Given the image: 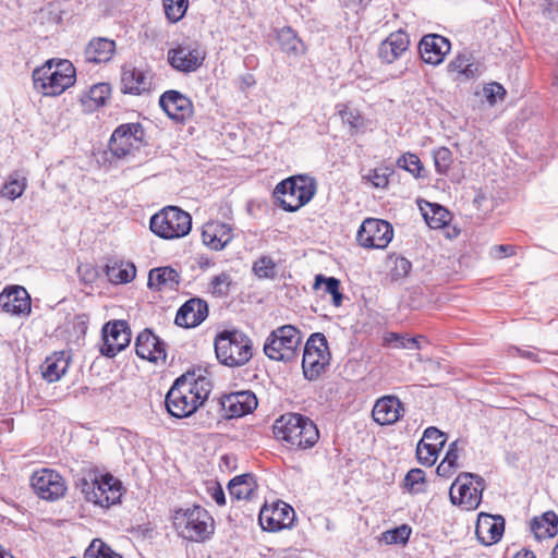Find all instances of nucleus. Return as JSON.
Instances as JSON below:
<instances>
[{
    "instance_id": "obj_51",
    "label": "nucleus",
    "mask_w": 558,
    "mask_h": 558,
    "mask_svg": "<svg viewBox=\"0 0 558 558\" xmlns=\"http://www.w3.org/2000/svg\"><path fill=\"white\" fill-rule=\"evenodd\" d=\"M425 472L421 469L410 470L404 477V485L410 492H418L416 485L424 483Z\"/></svg>"
},
{
    "instance_id": "obj_61",
    "label": "nucleus",
    "mask_w": 558,
    "mask_h": 558,
    "mask_svg": "<svg viewBox=\"0 0 558 558\" xmlns=\"http://www.w3.org/2000/svg\"><path fill=\"white\" fill-rule=\"evenodd\" d=\"M548 2V10H549V13H558V3L556 2H553V1H549V0H546Z\"/></svg>"
},
{
    "instance_id": "obj_31",
    "label": "nucleus",
    "mask_w": 558,
    "mask_h": 558,
    "mask_svg": "<svg viewBox=\"0 0 558 558\" xmlns=\"http://www.w3.org/2000/svg\"><path fill=\"white\" fill-rule=\"evenodd\" d=\"M70 357L65 352H54L41 365L43 377L49 381H58L68 371Z\"/></svg>"
},
{
    "instance_id": "obj_36",
    "label": "nucleus",
    "mask_w": 558,
    "mask_h": 558,
    "mask_svg": "<svg viewBox=\"0 0 558 558\" xmlns=\"http://www.w3.org/2000/svg\"><path fill=\"white\" fill-rule=\"evenodd\" d=\"M445 446V440L441 442H427L421 439L416 446V458L418 462L426 466H432L438 457L439 451Z\"/></svg>"
},
{
    "instance_id": "obj_33",
    "label": "nucleus",
    "mask_w": 558,
    "mask_h": 558,
    "mask_svg": "<svg viewBox=\"0 0 558 558\" xmlns=\"http://www.w3.org/2000/svg\"><path fill=\"white\" fill-rule=\"evenodd\" d=\"M256 483L252 474H242L233 477L228 484L231 498L248 500L255 493Z\"/></svg>"
},
{
    "instance_id": "obj_48",
    "label": "nucleus",
    "mask_w": 558,
    "mask_h": 558,
    "mask_svg": "<svg viewBox=\"0 0 558 558\" xmlns=\"http://www.w3.org/2000/svg\"><path fill=\"white\" fill-rule=\"evenodd\" d=\"M253 270L258 278H274L276 264L270 257L263 256L254 263Z\"/></svg>"
},
{
    "instance_id": "obj_1",
    "label": "nucleus",
    "mask_w": 558,
    "mask_h": 558,
    "mask_svg": "<svg viewBox=\"0 0 558 558\" xmlns=\"http://www.w3.org/2000/svg\"><path fill=\"white\" fill-rule=\"evenodd\" d=\"M211 391V383L195 372L178 377L166 395L168 413L177 418L189 417L204 404Z\"/></svg>"
},
{
    "instance_id": "obj_34",
    "label": "nucleus",
    "mask_w": 558,
    "mask_h": 558,
    "mask_svg": "<svg viewBox=\"0 0 558 558\" xmlns=\"http://www.w3.org/2000/svg\"><path fill=\"white\" fill-rule=\"evenodd\" d=\"M421 211L425 222L432 229H441L451 220V214L438 204L426 202L424 207L421 206Z\"/></svg>"
},
{
    "instance_id": "obj_30",
    "label": "nucleus",
    "mask_w": 558,
    "mask_h": 558,
    "mask_svg": "<svg viewBox=\"0 0 558 558\" xmlns=\"http://www.w3.org/2000/svg\"><path fill=\"white\" fill-rule=\"evenodd\" d=\"M180 283L179 272L169 267H158L149 271L148 287L158 291L175 290Z\"/></svg>"
},
{
    "instance_id": "obj_50",
    "label": "nucleus",
    "mask_w": 558,
    "mask_h": 558,
    "mask_svg": "<svg viewBox=\"0 0 558 558\" xmlns=\"http://www.w3.org/2000/svg\"><path fill=\"white\" fill-rule=\"evenodd\" d=\"M110 87L106 83H100L92 86L88 90V98L95 102V105H104L106 99L109 97Z\"/></svg>"
},
{
    "instance_id": "obj_41",
    "label": "nucleus",
    "mask_w": 558,
    "mask_h": 558,
    "mask_svg": "<svg viewBox=\"0 0 558 558\" xmlns=\"http://www.w3.org/2000/svg\"><path fill=\"white\" fill-rule=\"evenodd\" d=\"M397 166L409 171L415 178L425 177L424 166L415 154L407 153L402 155L401 157L398 158Z\"/></svg>"
},
{
    "instance_id": "obj_37",
    "label": "nucleus",
    "mask_w": 558,
    "mask_h": 558,
    "mask_svg": "<svg viewBox=\"0 0 558 558\" xmlns=\"http://www.w3.org/2000/svg\"><path fill=\"white\" fill-rule=\"evenodd\" d=\"M449 71L458 72L466 78H472L477 73V65L472 61L469 52L458 54L448 65Z\"/></svg>"
},
{
    "instance_id": "obj_8",
    "label": "nucleus",
    "mask_w": 558,
    "mask_h": 558,
    "mask_svg": "<svg viewBox=\"0 0 558 558\" xmlns=\"http://www.w3.org/2000/svg\"><path fill=\"white\" fill-rule=\"evenodd\" d=\"M151 232L166 240L180 239L187 235L192 229V218L189 213L175 206H168L150 218Z\"/></svg>"
},
{
    "instance_id": "obj_35",
    "label": "nucleus",
    "mask_w": 558,
    "mask_h": 558,
    "mask_svg": "<svg viewBox=\"0 0 558 558\" xmlns=\"http://www.w3.org/2000/svg\"><path fill=\"white\" fill-rule=\"evenodd\" d=\"M277 39L281 50L288 54L300 56L305 52L304 44L290 27L281 28Z\"/></svg>"
},
{
    "instance_id": "obj_10",
    "label": "nucleus",
    "mask_w": 558,
    "mask_h": 558,
    "mask_svg": "<svg viewBox=\"0 0 558 558\" xmlns=\"http://www.w3.org/2000/svg\"><path fill=\"white\" fill-rule=\"evenodd\" d=\"M484 478L475 473H460L450 487V500L465 510H475L482 500Z\"/></svg>"
},
{
    "instance_id": "obj_56",
    "label": "nucleus",
    "mask_w": 558,
    "mask_h": 558,
    "mask_svg": "<svg viewBox=\"0 0 558 558\" xmlns=\"http://www.w3.org/2000/svg\"><path fill=\"white\" fill-rule=\"evenodd\" d=\"M210 497L216 501L217 505H226V496L222 487L219 484L213 485L208 488Z\"/></svg>"
},
{
    "instance_id": "obj_13",
    "label": "nucleus",
    "mask_w": 558,
    "mask_h": 558,
    "mask_svg": "<svg viewBox=\"0 0 558 558\" xmlns=\"http://www.w3.org/2000/svg\"><path fill=\"white\" fill-rule=\"evenodd\" d=\"M102 345L100 352L104 356L114 357L124 350L131 342V329L125 320L108 322L104 325Z\"/></svg>"
},
{
    "instance_id": "obj_16",
    "label": "nucleus",
    "mask_w": 558,
    "mask_h": 558,
    "mask_svg": "<svg viewBox=\"0 0 558 558\" xmlns=\"http://www.w3.org/2000/svg\"><path fill=\"white\" fill-rule=\"evenodd\" d=\"M294 517L295 512L290 505L278 501L272 507L265 506L262 508L259 523L265 531L276 532L291 527Z\"/></svg>"
},
{
    "instance_id": "obj_24",
    "label": "nucleus",
    "mask_w": 558,
    "mask_h": 558,
    "mask_svg": "<svg viewBox=\"0 0 558 558\" xmlns=\"http://www.w3.org/2000/svg\"><path fill=\"white\" fill-rule=\"evenodd\" d=\"M207 316V303L204 300L193 298L179 308L174 322L178 326L192 328L203 323Z\"/></svg>"
},
{
    "instance_id": "obj_47",
    "label": "nucleus",
    "mask_w": 558,
    "mask_h": 558,
    "mask_svg": "<svg viewBox=\"0 0 558 558\" xmlns=\"http://www.w3.org/2000/svg\"><path fill=\"white\" fill-rule=\"evenodd\" d=\"M390 262L392 264L390 268V276L395 281L405 278L412 268L411 262L402 256L391 257Z\"/></svg>"
},
{
    "instance_id": "obj_19",
    "label": "nucleus",
    "mask_w": 558,
    "mask_h": 558,
    "mask_svg": "<svg viewBox=\"0 0 558 558\" xmlns=\"http://www.w3.org/2000/svg\"><path fill=\"white\" fill-rule=\"evenodd\" d=\"M159 105L167 116L175 122L183 123L193 116V104L178 90H167L159 98Z\"/></svg>"
},
{
    "instance_id": "obj_45",
    "label": "nucleus",
    "mask_w": 558,
    "mask_h": 558,
    "mask_svg": "<svg viewBox=\"0 0 558 558\" xmlns=\"http://www.w3.org/2000/svg\"><path fill=\"white\" fill-rule=\"evenodd\" d=\"M338 108L341 121L348 124L352 132H356L363 126V118L357 110L351 109L347 105H339Z\"/></svg>"
},
{
    "instance_id": "obj_57",
    "label": "nucleus",
    "mask_w": 558,
    "mask_h": 558,
    "mask_svg": "<svg viewBox=\"0 0 558 558\" xmlns=\"http://www.w3.org/2000/svg\"><path fill=\"white\" fill-rule=\"evenodd\" d=\"M514 253V247L512 245H496L492 250V254L496 258H502L506 256H511Z\"/></svg>"
},
{
    "instance_id": "obj_14",
    "label": "nucleus",
    "mask_w": 558,
    "mask_h": 558,
    "mask_svg": "<svg viewBox=\"0 0 558 558\" xmlns=\"http://www.w3.org/2000/svg\"><path fill=\"white\" fill-rule=\"evenodd\" d=\"M205 57L206 52L196 44L178 45L167 52L169 64L182 73L197 71L203 65Z\"/></svg>"
},
{
    "instance_id": "obj_53",
    "label": "nucleus",
    "mask_w": 558,
    "mask_h": 558,
    "mask_svg": "<svg viewBox=\"0 0 558 558\" xmlns=\"http://www.w3.org/2000/svg\"><path fill=\"white\" fill-rule=\"evenodd\" d=\"M486 98L490 104L496 102L497 99H502L506 95L505 88L499 83H492L485 88Z\"/></svg>"
},
{
    "instance_id": "obj_5",
    "label": "nucleus",
    "mask_w": 558,
    "mask_h": 558,
    "mask_svg": "<svg viewBox=\"0 0 558 558\" xmlns=\"http://www.w3.org/2000/svg\"><path fill=\"white\" fill-rule=\"evenodd\" d=\"M178 534L192 542H203L214 532V520L201 506L177 509L172 517Z\"/></svg>"
},
{
    "instance_id": "obj_62",
    "label": "nucleus",
    "mask_w": 558,
    "mask_h": 558,
    "mask_svg": "<svg viewBox=\"0 0 558 558\" xmlns=\"http://www.w3.org/2000/svg\"><path fill=\"white\" fill-rule=\"evenodd\" d=\"M345 7H354L362 2V0H341Z\"/></svg>"
},
{
    "instance_id": "obj_22",
    "label": "nucleus",
    "mask_w": 558,
    "mask_h": 558,
    "mask_svg": "<svg viewBox=\"0 0 558 558\" xmlns=\"http://www.w3.org/2000/svg\"><path fill=\"white\" fill-rule=\"evenodd\" d=\"M450 47V41L446 37L428 34L421 39L418 51L424 62L437 65L442 62Z\"/></svg>"
},
{
    "instance_id": "obj_2",
    "label": "nucleus",
    "mask_w": 558,
    "mask_h": 558,
    "mask_svg": "<svg viewBox=\"0 0 558 558\" xmlns=\"http://www.w3.org/2000/svg\"><path fill=\"white\" fill-rule=\"evenodd\" d=\"M76 71L72 62L65 59H50L33 72L34 87L44 96H59L74 85Z\"/></svg>"
},
{
    "instance_id": "obj_23",
    "label": "nucleus",
    "mask_w": 558,
    "mask_h": 558,
    "mask_svg": "<svg viewBox=\"0 0 558 558\" xmlns=\"http://www.w3.org/2000/svg\"><path fill=\"white\" fill-rule=\"evenodd\" d=\"M505 520L500 515L480 513L475 526V534L478 541L485 545L496 544L502 536Z\"/></svg>"
},
{
    "instance_id": "obj_7",
    "label": "nucleus",
    "mask_w": 558,
    "mask_h": 558,
    "mask_svg": "<svg viewBox=\"0 0 558 558\" xmlns=\"http://www.w3.org/2000/svg\"><path fill=\"white\" fill-rule=\"evenodd\" d=\"M301 343L300 330L292 325H284L270 332L263 350L270 360L290 363L296 360Z\"/></svg>"
},
{
    "instance_id": "obj_32",
    "label": "nucleus",
    "mask_w": 558,
    "mask_h": 558,
    "mask_svg": "<svg viewBox=\"0 0 558 558\" xmlns=\"http://www.w3.org/2000/svg\"><path fill=\"white\" fill-rule=\"evenodd\" d=\"M531 531L537 539L550 538L558 533V517L554 511H547L531 522Z\"/></svg>"
},
{
    "instance_id": "obj_40",
    "label": "nucleus",
    "mask_w": 558,
    "mask_h": 558,
    "mask_svg": "<svg viewBox=\"0 0 558 558\" xmlns=\"http://www.w3.org/2000/svg\"><path fill=\"white\" fill-rule=\"evenodd\" d=\"M420 339H424L423 336L413 337V338H405L402 335L390 332L388 333L384 341L386 345H389L395 349H416L420 350Z\"/></svg>"
},
{
    "instance_id": "obj_11",
    "label": "nucleus",
    "mask_w": 558,
    "mask_h": 558,
    "mask_svg": "<svg viewBox=\"0 0 558 558\" xmlns=\"http://www.w3.org/2000/svg\"><path fill=\"white\" fill-rule=\"evenodd\" d=\"M330 357L325 335L322 332L311 335L305 343L302 359V368L305 378L310 380L318 378L329 365Z\"/></svg>"
},
{
    "instance_id": "obj_64",
    "label": "nucleus",
    "mask_w": 558,
    "mask_h": 558,
    "mask_svg": "<svg viewBox=\"0 0 558 558\" xmlns=\"http://www.w3.org/2000/svg\"><path fill=\"white\" fill-rule=\"evenodd\" d=\"M0 558H14L11 554L4 551L3 547L0 545Z\"/></svg>"
},
{
    "instance_id": "obj_17",
    "label": "nucleus",
    "mask_w": 558,
    "mask_h": 558,
    "mask_svg": "<svg viewBox=\"0 0 558 558\" xmlns=\"http://www.w3.org/2000/svg\"><path fill=\"white\" fill-rule=\"evenodd\" d=\"M142 134V126L138 123H128L118 126L109 142L110 151L118 158L126 157L131 154Z\"/></svg>"
},
{
    "instance_id": "obj_52",
    "label": "nucleus",
    "mask_w": 558,
    "mask_h": 558,
    "mask_svg": "<svg viewBox=\"0 0 558 558\" xmlns=\"http://www.w3.org/2000/svg\"><path fill=\"white\" fill-rule=\"evenodd\" d=\"M374 187L385 189L388 185L387 169H374L368 175L364 177Z\"/></svg>"
},
{
    "instance_id": "obj_26",
    "label": "nucleus",
    "mask_w": 558,
    "mask_h": 558,
    "mask_svg": "<svg viewBox=\"0 0 558 558\" xmlns=\"http://www.w3.org/2000/svg\"><path fill=\"white\" fill-rule=\"evenodd\" d=\"M403 411V405L397 397L386 396L376 401L372 415L376 423L391 425L401 417Z\"/></svg>"
},
{
    "instance_id": "obj_49",
    "label": "nucleus",
    "mask_w": 558,
    "mask_h": 558,
    "mask_svg": "<svg viewBox=\"0 0 558 558\" xmlns=\"http://www.w3.org/2000/svg\"><path fill=\"white\" fill-rule=\"evenodd\" d=\"M136 269L134 266L129 268H114L109 270L110 280L114 283H126L134 279Z\"/></svg>"
},
{
    "instance_id": "obj_42",
    "label": "nucleus",
    "mask_w": 558,
    "mask_h": 558,
    "mask_svg": "<svg viewBox=\"0 0 558 558\" xmlns=\"http://www.w3.org/2000/svg\"><path fill=\"white\" fill-rule=\"evenodd\" d=\"M412 529L408 524H402L392 530H388L381 534L380 541L386 544H407L410 538Z\"/></svg>"
},
{
    "instance_id": "obj_44",
    "label": "nucleus",
    "mask_w": 558,
    "mask_h": 558,
    "mask_svg": "<svg viewBox=\"0 0 558 558\" xmlns=\"http://www.w3.org/2000/svg\"><path fill=\"white\" fill-rule=\"evenodd\" d=\"M163 7L167 19L175 23L184 16L189 7V0H163Z\"/></svg>"
},
{
    "instance_id": "obj_58",
    "label": "nucleus",
    "mask_w": 558,
    "mask_h": 558,
    "mask_svg": "<svg viewBox=\"0 0 558 558\" xmlns=\"http://www.w3.org/2000/svg\"><path fill=\"white\" fill-rule=\"evenodd\" d=\"M514 350L518 353V355L523 359H527V360H531L533 362H538V363L542 362V360L537 357L538 354L533 350L519 349V348H515Z\"/></svg>"
},
{
    "instance_id": "obj_6",
    "label": "nucleus",
    "mask_w": 558,
    "mask_h": 558,
    "mask_svg": "<svg viewBox=\"0 0 558 558\" xmlns=\"http://www.w3.org/2000/svg\"><path fill=\"white\" fill-rule=\"evenodd\" d=\"M316 193V182L306 175L288 178L277 184L274 196L286 211H296Z\"/></svg>"
},
{
    "instance_id": "obj_63",
    "label": "nucleus",
    "mask_w": 558,
    "mask_h": 558,
    "mask_svg": "<svg viewBox=\"0 0 558 558\" xmlns=\"http://www.w3.org/2000/svg\"><path fill=\"white\" fill-rule=\"evenodd\" d=\"M211 265H214V263H213L210 259H208V258H206V259H204V260H201V262H199V266H201L202 268H204V267H210Z\"/></svg>"
},
{
    "instance_id": "obj_27",
    "label": "nucleus",
    "mask_w": 558,
    "mask_h": 558,
    "mask_svg": "<svg viewBox=\"0 0 558 558\" xmlns=\"http://www.w3.org/2000/svg\"><path fill=\"white\" fill-rule=\"evenodd\" d=\"M0 306L10 314H24L31 311V300L22 287L5 289L0 293Z\"/></svg>"
},
{
    "instance_id": "obj_38",
    "label": "nucleus",
    "mask_w": 558,
    "mask_h": 558,
    "mask_svg": "<svg viewBox=\"0 0 558 558\" xmlns=\"http://www.w3.org/2000/svg\"><path fill=\"white\" fill-rule=\"evenodd\" d=\"M323 283L325 284V291L332 296V304L339 307L343 300V294L340 292V281L335 277L317 275L315 277L314 289H318Z\"/></svg>"
},
{
    "instance_id": "obj_39",
    "label": "nucleus",
    "mask_w": 558,
    "mask_h": 558,
    "mask_svg": "<svg viewBox=\"0 0 558 558\" xmlns=\"http://www.w3.org/2000/svg\"><path fill=\"white\" fill-rule=\"evenodd\" d=\"M26 189V179L14 173L1 190V196L14 201L22 196Z\"/></svg>"
},
{
    "instance_id": "obj_55",
    "label": "nucleus",
    "mask_w": 558,
    "mask_h": 558,
    "mask_svg": "<svg viewBox=\"0 0 558 558\" xmlns=\"http://www.w3.org/2000/svg\"><path fill=\"white\" fill-rule=\"evenodd\" d=\"M422 439L427 442H441V440L446 441V435L438 428L430 426L425 429Z\"/></svg>"
},
{
    "instance_id": "obj_54",
    "label": "nucleus",
    "mask_w": 558,
    "mask_h": 558,
    "mask_svg": "<svg viewBox=\"0 0 558 558\" xmlns=\"http://www.w3.org/2000/svg\"><path fill=\"white\" fill-rule=\"evenodd\" d=\"M459 444H460L459 439L451 442L449 445L446 456L442 460V461H446V463H448V464L451 463L457 468L459 466V464H458L459 451H460Z\"/></svg>"
},
{
    "instance_id": "obj_9",
    "label": "nucleus",
    "mask_w": 558,
    "mask_h": 558,
    "mask_svg": "<svg viewBox=\"0 0 558 558\" xmlns=\"http://www.w3.org/2000/svg\"><path fill=\"white\" fill-rule=\"evenodd\" d=\"M78 487L88 502L108 508L120 501L121 483L110 474L94 477L90 481L81 478Z\"/></svg>"
},
{
    "instance_id": "obj_46",
    "label": "nucleus",
    "mask_w": 558,
    "mask_h": 558,
    "mask_svg": "<svg viewBox=\"0 0 558 558\" xmlns=\"http://www.w3.org/2000/svg\"><path fill=\"white\" fill-rule=\"evenodd\" d=\"M232 284L231 276L227 272H221L213 277L210 281V292L213 295L223 298L229 294L230 287Z\"/></svg>"
},
{
    "instance_id": "obj_4",
    "label": "nucleus",
    "mask_w": 558,
    "mask_h": 558,
    "mask_svg": "<svg viewBox=\"0 0 558 558\" xmlns=\"http://www.w3.org/2000/svg\"><path fill=\"white\" fill-rule=\"evenodd\" d=\"M215 353L217 360L228 367L243 366L253 356V342L241 330H222L215 338Z\"/></svg>"
},
{
    "instance_id": "obj_59",
    "label": "nucleus",
    "mask_w": 558,
    "mask_h": 558,
    "mask_svg": "<svg viewBox=\"0 0 558 558\" xmlns=\"http://www.w3.org/2000/svg\"><path fill=\"white\" fill-rule=\"evenodd\" d=\"M456 468L457 466H454L451 463L448 464V463H446V461H441L439 463V465L437 466L436 471H437V474L440 476H450L453 473Z\"/></svg>"
},
{
    "instance_id": "obj_3",
    "label": "nucleus",
    "mask_w": 558,
    "mask_h": 558,
    "mask_svg": "<svg viewBox=\"0 0 558 558\" xmlns=\"http://www.w3.org/2000/svg\"><path fill=\"white\" fill-rule=\"evenodd\" d=\"M274 435L277 439L299 449L313 447L319 438L314 422L298 413H287L276 420Z\"/></svg>"
},
{
    "instance_id": "obj_15",
    "label": "nucleus",
    "mask_w": 558,
    "mask_h": 558,
    "mask_svg": "<svg viewBox=\"0 0 558 558\" xmlns=\"http://www.w3.org/2000/svg\"><path fill=\"white\" fill-rule=\"evenodd\" d=\"M31 483L35 493L46 500H57L64 496L66 492L63 477L56 471L49 469L35 472Z\"/></svg>"
},
{
    "instance_id": "obj_28",
    "label": "nucleus",
    "mask_w": 558,
    "mask_h": 558,
    "mask_svg": "<svg viewBox=\"0 0 558 558\" xmlns=\"http://www.w3.org/2000/svg\"><path fill=\"white\" fill-rule=\"evenodd\" d=\"M410 40L407 33L398 31L391 33L379 47V57L387 63H392L407 51Z\"/></svg>"
},
{
    "instance_id": "obj_20",
    "label": "nucleus",
    "mask_w": 558,
    "mask_h": 558,
    "mask_svg": "<svg viewBox=\"0 0 558 558\" xmlns=\"http://www.w3.org/2000/svg\"><path fill=\"white\" fill-rule=\"evenodd\" d=\"M136 354L150 362L166 361V343L154 335L149 329L138 333L135 340Z\"/></svg>"
},
{
    "instance_id": "obj_43",
    "label": "nucleus",
    "mask_w": 558,
    "mask_h": 558,
    "mask_svg": "<svg viewBox=\"0 0 558 558\" xmlns=\"http://www.w3.org/2000/svg\"><path fill=\"white\" fill-rule=\"evenodd\" d=\"M433 159H434V165H435L436 171L441 175H445L448 173V171L453 162V157H452L451 150L444 146L439 147L433 151Z\"/></svg>"
},
{
    "instance_id": "obj_25",
    "label": "nucleus",
    "mask_w": 558,
    "mask_h": 558,
    "mask_svg": "<svg viewBox=\"0 0 558 558\" xmlns=\"http://www.w3.org/2000/svg\"><path fill=\"white\" fill-rule=\"evenodd\" d=\"M121 85V90L124 94L141 95L150 89L151 75L142 69L124 65L122 68Z\"/></svg>"
},
{
    "instance_id": "obj_29",
    "label": "nucleus",
    "mask_w": 558,
    "mask_h": 558,
    "mask_svg": "<svg viewBox=\"0 0 558 558\" xmlns=\"http://www.w3.org/2000/svg\"><path fill=\"white\" fill-rule=\"evenodd\" d=\"M114 51L116 43L113 40L98 37L88 43L84 56L89 63H102L110 61Z\"/></svg>"
},
{
    "instance_id": "obj_12",
    "label": "nucleus",
    "mask_w": 558,
    "mask_h": 558,
    "mask_svg": "<svg viewBox=\"0 0 558 558\" xmlns=\"http://www.w3.org/2000/svg\"><path fill=\"white\" fill-rule=\"evenodd\" d=\"M392 238V226L386 220L376 218L365 219L356 234L359 244L365 248H386Z\"/></svg>"
},
{
    "instance_id": "obj_18",
    "label": "nucleus",
    "mask_w": 558,
    "mask_h": 558,
    "mask_svg": "<svg viewBox=\"0 0 558 558\" xmlns=\"http://www.w3.org/2000/svg\"><path fill=\"white\" fill-rule=\"evenodd\" d=\"M225 415L228 418L244 416L256 409L258 402L255 395L250 390L235 391L222 396L219 399Z\"/></svg>"
},
{
    "instance_id": "obj_21",
    "label": "nucleus",
    "mask_w": 558,
    "mask_h": 558,
    "mask_svg": "<svg viewBox=\"0 0 558 558\" xmlns=\"http://www.w3.org/2000/svg\"><path fill=\"white\" fill-rule=\"evenodd\" d=\"M233 238V229L226 222L210 220L203 226L202 240L204 245L210 250H223Z\"/></svg>"
},
{
    "instance_id": "obj_60",
    "label": "nucleus",
    "mask_w": 558,
    "mask_h": 558,
    "mask_svg": "<svg viewBox=\"0 0 558 558\" xmlns=\"http://www.w3.org/2000/svg\"><path fill=\"white\" fill-rule=\"evenodd\" d=\"M514 558H536V557L533 554V551L523 549V550H520L519 553H517Z\"/></svg>"
}]
</instances>
